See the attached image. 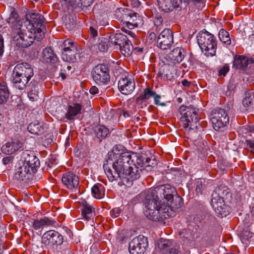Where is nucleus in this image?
Segmentation results:
<instances>
[{
  "label": "nucleus",
  "mask_w": 254,
  "mask_h": 254,
  "mask_svg": "<svg viewBox=\"0 0 254 254\" xmlns=\"http://www.w3.org/2000/svg\"><path fill=\"white\" fill-rule=\"evenodd\" d=\"M125 148L118 145L109 152V158L104 163L103 168L110 181L120 179L127 187H131L133 182L138 179L151 159L137 153L124 151Z\"/></svg>",
  "instance_id": "1"
},
{
  "label": "nucleus",
  "mask_w": 254,
  "mask_h": 254,
  "mask_svg": "<svg viewBox=\"0 0 254 254\" xmlns=\"http://www.w3.org/2000/svg\"><path fill=\"white\" fill-rule=\"evenodd\" d=\"M144 213L146 217L154 221H163L169 216L174 215L172 211H168L169 208L163 207V201L160 199L154 189L148 190L143 200Z\"/></svg>",
  "instance_id": "2"
},
{
  "label": "nucleus",
  "mask_w": 254,
  "mask_h": 254,
  "mask_svg": "<svg viewBox=\"0 0 254 254\" xmlns=\"http://www.w3.org/2000/svg\"><path fill=\"white\" fill-rule=\"evenodd\" d=\"M44 20V17L41 14L39 20L34 22L31 21L30 24L33 25L31 28H29L28 25L24 29H17L13 32V41L15 45L18 48H25L31 45L34 40L38 41L42 40L46 30Z\"/></svg>",
  "instance_id": "3"
},
{
  "label": "nucleus",
  "mask_w": 254,
  "mask_h": 254,
  "mask_svg": "<svg viewBox=\"0 0 254 254\" xmlns=\"http://www.w3.org/2000/svg\"><path fill=\"white\" fill-rule=\"evenodd\" d=\"M229 194L227 187L222 184L219 185L211 194V205L219 217H226L231 212V207L224 201L225 197Z\"/></svg>",
  "instance_id": "4"
},
{
  "label": "nucleus",
  "mask_w": 254,
  "mask_h": 254,
  "mask_svg": "<svg viewBox=\"0 0 254 254\" xmlns=\"http://www.w3.org/2000/svg\"><path fill=\"white\" fill-rule=\"evenodd\" d=\"M33 75V69L30 64L26 63L18 64L13 71L12 83L15 88L22 90Z\"/></svg>",
  "instance_id": "5"
},
{
  "label": "nucleus",
  "mask_w": 254,
  "mask_h": 254,
  "mask_svg": "<svg viewBox=\"0 0 254 254\" xmlns=\"http://www.w3.org/2000/svg\"><path fill=\"white\" fill-rule=\"evenodd\" d=\"M41 14L39 13H31L30 14L26 15L25 20H20L18 13L14 9L12 8L9 17L6 19L7 22L9 26L13 29V32L17 29H24L27 26L29 28H31L33 25L30 24L31 21L35 22L37 20H40Z\"/></svg>",
  "instance_id": "6"
},
{
  "label": "nucleus",
  "mask_w": 254,
  "mask_h": 254,
  "mask_svg": "<svg viewBox=\"0 0 254 254\" xmlns=\"http://www.w3.org/2000/svg\"><path fill=\"white\" fill-rule=\"evenodd\" d=\"M179 112L181 115L180 120L184 128L190 131L197 128V125H199L198 118L195 108L182 105L179 108Z\"/></svg>",
  "instance_id": "7"
},
{
  "label": "nucleus",
  "mask_w": 254,
  "mask_h": 254,
  "mask_svg": "<svg viewBox=\"0 0 254 254\" xmlns=\"http://www.w3.org/2000/svg\"><path fill=\"white\" fill-rule=\"evenodd\" d=\"M197 42L205 55L206 56L215 55L217 42L213 35L204 29L198 34Z\"/></svg>",
  "instance_id": "8"
},
{
  "label": "nucleus",
  "mask_w": 254,
  "mask_h": 254,
  "mask_svg": "<svg viewBox=\"0 0 254 254\" xmlns=\"http://www.w3.org/2000/svg\"><path fill=\"white\" fill-rule=\"evenodd\" d=\"M116 15L129 29H133L143 24L142 17L139 14L127 8L117 9Z\"/></svg>",
  "instance_id": "9"
},
{
  "label": "nucleus",
  "mask_w": 254,
  "mask_h": 254,
  "mask_svg": "<svg viewBox=\"0 0 254 254\" xmlns=\"http://www.w3.org/2000/svg\"><path fill=\"white\" fill-rule=\"evenodd\" d=\"M42 239L43 244L54 251L61 252L64 238L60 233L54 230L48 231L43 234Z\"/></svg>",
  "instance_id": "10"
},
{
  "label": "nucleus",
  "mask_w": 254,
  "mask_h": 254,
  "mask_svg": "<svg viewBox=\"0 0 254 254\" xmlns=\"http://www.w3.org/2000/svg\"><path fill=\"white\" fill-rule=\"evenodd\" d=\"M229 120L228 114L223 109L216 108L211 112V121L216 131H223L229 123Z\"/></svg>",
  "instance_id": "11"
},
{
  "label": "nucleus",
  "mask_w": 254,
  "mask_h": 254,
  "mask_svg": "<svg viewBox=\"0 0 254 254\" xmlns=\"http://www.w3.org/2000/svg\"><path fill=\"white\" fill-rule=\"evenodd\" d=\"M110 68L108 65L100 64L92 70V75L94 81L98 85H107L110 81Z\"/></svg>",
  "instance_id": "12"
},
{
  "label": "nucleus",
  "mask_w": 254,
  "mask_h": 254,
  "mask_svg": "<svg viewBox=\"0 0 254 254\" xmlns=\"http://www.w3.org/2000/svg\"><path fill=\"white\" fill-rule=\"evenodd\" d=\"M148 240L145 236L140 235L134 238L129 244L130 254H143L148 248Z\"/></svg>",
  "instance_id": "13"
},
{
  "label": "nucleus",
  "mask_w": 254,
  "mask_h": 254,
  "mask_svg": "<svg viewBox=\"0 0 254 254\" xmlns=\"http://www.w3.org/2000/svg\"><path fill=\"white\" fill-rule=\"evenodd\" d=\"M62 181L63 184L69 190L74 192L75 194L80 193L78 189V177L73 172H68L63 174Z\"/></svg>",
  "instance_id": "14"
},
{
  "label": "nucleus",
  "mask_w": 254,
  "mask_h": 254,
  "mask_svg": "<svg viewBox=\"0 0 254 254\" xmlns=\"http://www.w3.org/2000/svg\"><path fill=\"white\" fill-rule=\"evenodd\" d=\"M174 42L173 33L170 29L163 30L157 38L158 47L163 50L170 48Z\"/></svg>",
  "instance_id": "15"
},
{
  "label": "nucleus",
  "mask_w": 254,
  "mask_h": 254,
  "mask_svg": "<svg viewBox=\"0 0 254 254\" xmlns=\"http://www.w3.org/2000/svg\"><path fill=\"white\" fill-rule=\"evenodd\" d=\"M154 189L160 199L165 202L170 200L177 193L176 189L169 184L159 186Z\"/></svg>",
  "instance_id": "16"
},
{
  "label": "nucleus",
  "mask_w": 254,
  "mask_h": 254,
  "mask_svg": "<svg viewBox=\"0 0 254 254\" xmlns=\"http://www.w3.org/2000/svg\"><path fill=\"white\" fill-rule=\"evenodd\" d=\"M184 57V50L181 48L177 47L167 54L164 58V60H162V62L165 65L175 64L182 62Z\"/></svg>",
  "instance_id": "17"
},
{
  "label": "nucleus",
  "mask_w": 254,
  "mask_h": 254,
  "mask_svg": "<svg viewBox=\"0 0 254 254\" xmlns=\"http://www.w3.org/2000/svg\"><path fill=\"white\" fill-rule=\"evenodd\" d=\"M189 1V0H157L159 7L165 12L172 11L174 8L182 7L183 3L186 6Z\"/></svg>",
  "instance_id": "18"
},
{
  "label": "nucleus",
  "mask_w": 254,
  "mask_h": 254,
  "mask_svg": "<svg viewBox=\"0 0 254 254\" xmlns=\"http://www.w3.org/2000/svg\"><path fill=\"white\" fill-rule=\"evenodd\" d=\"M23 160L21 162L31 173H35L40 167L39 159L33 153L24 152L23 155Z\"/></svg>",
  "instance_id": "19"
},
{
  "label": "nucleus",
  "mask_w": 254,
  "mask_h": 254,
  "mask_svg": "<svg viewBox=\"0 0 254 254\" xmlns=\"http://www.w3.org/2000/svg\"><path fill=\"white\" fill-rule=\"evenodd\" d=\"M32 173L26 168V166H24L22 163H19L15 166L14 178L20 182L26 183L30 179Z\"/></svg>",
  "instance_id": "20"
},
{
  "label": "nucleus",
  "mask_w": 254,
  "mask_h": 254,
  "mask_svg": "<svg viewBox=\"0 0 254 254\" xmlns=\"http://www.w3.org/2000/svg\"><path fill=\"white\" fill-rule=\"evenodd\" d=\"M254 63V59L244 55H236L233 61V67L241 70L244 71L250 65Z\"/></svg>",
  "instance_id": "21"
},
{
  "label": "nucleus",
  "mask_w": 254,
  "mask_h": 254,
  "mask_svg": "<svg viewBox=\"0 0 254 254\" xmlns=\"http://www.w3.org/2000/svg\"><path fill=\"white\" fill-rule=\"evenodd\" d=\"M118 88L122 94L128 95L134 90L135 82L128 78H122L118 81Z\"/></svg>",
  "instance_id": "22"
},
{
  "label": "nucleus",
  "mask_w": 254,
  "mask_h": 254,
  "mask_svg": "<svg viewBox=\"0 0 254 254\" xmlns=\"http://www.w3.org/2000/svg\"><path fill=\"white\" fill-rule=\"evenodd\" d=\"M183 202L182 198L177 194L174 196V197L171 198L170 200H168L165 202L163 201V207L169 208L168 211H172L174 212V215L172 216H169V217H173L175 216L176 212L183 206Z\"/></svg>",
  "instance_id": "23"
},
{
  "label": "nucleus",
  "mask_w": 254,
  "mask_h": 254,
  "mask_svg": "<svg viewBox=\"0 0 254 254\" xmlns=\"http://www.w3.org/2000/svg\"><path fill=\"white\" fill-rule=\"evenodd\" d=\"M62 59L64 61L73 63L80 59V53L76 47H71L70 49L62 52Z\"/></svg>",
  "instance_id": "24"
},
{
  "label": "nucleus",
  "mask_w": 254,
  "mask_h": 254,
  "mask_svg": "<svg viewBox=\"0 0 254 254\" xmlns=\"http://www.w3.org/2000/svg\"><path fill=\"white\" fill-rule=\"evenodd\" d=\"M23 143L17 140L7 142L1 147V151L6 154H12L20 149Z\"/></svg>",
  "instance_id": "25"
},
{
  "label": "nucleus",
  "mask_w": 254,
  "mask_h": 254,
  "mask_svg": "<svg viewBox=\"0 0 254 254\" xmlns=\"http://www.w3.org/2000/svg\"><path fill=\"white\" fill-rule=\"evenodd\" d=\"M156 94L155 91H153L150 88H146L144 89L143 93L140 94L136 98L135 100V103L139 106H141V107H142L144 102H146L151 97L154 98Z\"/></svg>",
  "instance_id": "26"
},
{
  "label": "nucleus",
  "mask_w": 254,
  "mask_h": 254,
  "mask_svg": "<svg viewBox=\"0 0 254 254\" xmlns=\"http://www.w3.org/2000/svg\"><path fill=\"white\" fill-rule=\"evenodd\" d=\"M27 129L31 134L34 135L42 134L45 132L44 123L42 122L35 121L28 125Z\"/></svg>",
  "instance_id": "27"
},
{
  "label": "nucleus",
  "mask_w": 254,
  "mask_h": 254,
  "mask_svg": "<svg viewBox=\"0 0 254 254\" xmlns=\"http://www.w3.org/2000/svg\"><path fill=\"white\" fill-rule=\"evenodd\" d=\"M81 105L78 103L68 105L65 115V118L69 120H73L75 116L81 113Z\"/></svg>",
  "instance_id": "28"
},
{
  "label": "nucleus",
  "mask_w": 254,
  "mask_h": 254,
  "mask_svg": "<svg viewBox=\"0 0 254 254\" xmlns=\"http://www.w3.org/2000/svg\"><path fill=\"white\" fill-rule=\"evenodd\" d=\"M128 39L127 36L122 33H117L110 35V41L112 45L119 47L120 48L125 42L128 41Z\"/></svg>",
  "instance_id": "29"
},
{
  "label": "nucleus",
  "mask_w": 254,
  "mask_h": 254,
  "mask_svg": "<svg viewBox=\"0 0 254 254\" xmlns=\"http://www.w3.org/2000/svg\"><path fill=\"white\" fill-rule=\"evenodd\" d=\"M43 61L47 63L54 64L58 60L56 54L51 48H46L42 52Z\"/></svg>",
  "instance_id": "30"
},
{
  "label": "nucleus",
  "mask_w": 254,
  "mask_h": 254,
  "mask_svg": "<svg viewBox=\"0 0 254 254\" xmlns=\"http://www.w3.org/2000/svg\"><path fill=\"white\" fill-rule=\"evenodd\" d=\"M55 223L54 220L46 217L41 219H35L33 222V227L35 230H38L46 226L53 225Z\"/></svg>",
  "instance_id": "31"
},
{
  "label": "nucleus",
  "mask_w": 254,
  "mask_h": 254,
  "mask_svg": "<svg viewBox=\"0 0 254 254\" xmlns=\"http://www.w3.org/2000/svg\"><path fill=\"white\" fill-rule=\"evenodd\" d=\"M63 21L65 28L69 31H72L76 25V17L74 15H65L63 17Z\"/></svg>",
  "instance_id": "32"
},
{
  "label": "nucleus",
  "mask_w": 254,
  "mask_h": 254,
  "mask_svg": "<svg viewBox=\"0 0 254 254\" xmlns=\"http://www.w3.org/2000/svg\"><path fill=\"white\" fill-rule=\"evenodd\" d=\"M254 95V92L252 90H248L245 92L244 96L242 100V104L246 110H251L253 108L254 102L252 95Z\"/></svg>",
  "instance_id": "33"
},
{
  "label": "nucleus",
  "mask_w": 254,
  "mask_h": 254,
  "mask_svg": "<svg viewBox=\"0 0 254 254\" xmlns=\"http://www.w3.org/2000/svg\"><path fill=\"white\" fill-rule=\"evenodd\" d=\"M9 97V91L4 82H0V105L5 104Z\"/></svg>",
  "instance_id": "34"
},
{
  "label": "nucleus",
  "mask_w": 254,
  "mask_h": 254,
  "mask_svg": "<svg viewBox=\"0 0 254 254\" xmlns=\"http://www.w3.org/2000/svg\"><path fill=\"white\" fill-rule=\"evenodd\" d=\"M109 129L102 125L96 126L94 128V134L100 141L105 138L109 134Z\"/></svg>",
  "instance_id": "35"
},
{
  "label": "nucleus",
  "mask_w": 254,
  "mask_h": 254,
  "mask_svg": "<svg viewBox=\"0 0 254 254\" xmlns=\"http://www.w3.org/2000/svg\"><path fill=\"white\" fill-rule=\"evenodd\" d=\"M111 44L110 36L109 38L103 37L99 38L97 43L99 50L102 52H107Z\"/></svg>",
  "instance_id": "36"
},
{
  "label": "nucleus",
  "mask_w": 254,
  "mask_h": 254,
  "mask_svg": "<svg viewBox=\"0 0 254 254\" xmlns=\"http://www.w3.org/2000/svg\"><path fill=\"white\" fill-rule=\"evenodd\" d=\"M93 196L97 199L102 198L105 195L104 186L100 184L94 185L91 189Z\"/></svg>",
  "instance_id": "37"
},
{
  "label": "nucleus",
  "mask_w": 254,
  "mask_h": 254,
  "mask_svg": "<svg viewBox=\"0 0 254 254\" xmlns=\"http://www.w3.org/2000/svg\"><path fill=\"white\" fill-rule=\"evenodd\" d=\"M81 210L82 216L86 220H89L93 216L92 207L87 202L83 204Z\"/></svg>",
  "instance_id": "38"
},
{
  "label": "nucleus",
  "mask_w": 254,
  "mask_h": 254,
  "mask_svg": "<svg viewBox=\"0 0 254 254\" xmlns=\"http://www.w3.org/2000/svg\"><path fill=\"white\" fill-rule=\"evenodd\" d=\"M119 49L125 57H128L131 55L133 47L130 41L128 40L124 44L123 46H121Z\"/></svg>",
  "instance_id": "39"
},
{
  "label": "nucleus",
  "mask_w": 254,
  "mask_h": 254,
  "mask_svg": "<svg viewBox=\"0 0 254 254\" xmlns=\"http://www.w3.org/2000/svg\"><path fill=\"white\" fill-rule=\"evenodd\" d=\"M94 1V0H77L74 2V11H80L83 7L90 6Z\"/></svg>",
  "instance_id": "40"
},
{
  "label": "nucleus",
  "mask_w": 254,
  "mask_h": 254,
  "mask_svg": "<svg viewBox=\"0 0 254 254\" xmlns=\"http://www.w3.org/2000/svg\"><path fill=\"white\" fill-rule=\"evenodd\" d=\"M218 36L219 40L224 44L227 46L230 45L231 44V41L229 33L224 30V29H221L219 31Z\"/></svg>",
  "instance_id": "41"
},
{
  "label": "nucleus",
  "mask_w": 254,
  "mask_h": 254,
  "mask_svg": "<svg viewBox=\"0 0 254 254\" xmlns=\"http://www.w3.org/2000/svg\"><path fill=\"white\" fill-rule=\"evenodd\" d=\"M172 241L171 240L160 238L157 242V247L159 249L162 251H165L164 252H166V250H168L170 248V247L172 245Z\"/></svg>",
  "instance_id": "42"
},
{
  "label": "nucleus",
  "mask_w": 254,
  "mask_h": 254,
  "mask_svg": "<svg viewBox=\"0 0 254 254\" xmlns=\"http://www.w3.org/2000/svg\"><path fill=\"white\" fill-rule=\"evenodd\" d=\"M61 3L63 6H65L68 10H74V2L77 0H56Z\"/></svg>",
  "instance_id": "43"
},
{
  "label": "nucleus",
  "mask_w": 254,
  "mask_h": 254,
  "mask_svg": "<svg viewBox=\"0 0 254 254\" xmlns=\"http://www.w3.org/2000/svg\"><path fill=\"white\" fill-rule=\"evenodd\" d=\"M179 235L184 241L190 240L192 238V233L190 229H183L179 232Z\"/></svg>",
  "instance_id": "44"
},
{
  "label": "nucleus",
  "mask_w": 254,
  "mask_h": 254,
  "mask_svg": "<svg viewBox=\"0 0 254 254\" xmlns=\"http://www.w3.org/2000/svg\"><path fill=\"white\" fill-rule=\"evenodd\" d=\"M202 208L203 209L202 215H200L199 217V215H197L196 217L194 218V219H196V221L200 222L203 219H209L211 217L210 214L207 211L205 206L202 205Z\"/></svg>",
  "instance_id": "45"
},
{
  "label": "nucleus",
  "mask_w": 254,
  "mask_h": 254,
  "mask_svg": "<svg viewBox=\"0 0 254 254\" xmlns=\"http://www.w3.org/2000/svg\"><path fill=\"white\" fill-rule=\"evenodd\" d=\"M240 235L243 243L247 244V241L252 237L253 234L248 230H244L240 234Z\"/></svg>",
  "instance_id": "46"
},
{
  "label": "nucleus",
  "mask_w": 254,
  "mask_h": 254,
  "mask_svg": "<svg viewBox=\"0 0 254 254\" xmlns=\"http://www.w3.org/2000/svg\"><path fill=\"white\" fill-rule=\"evenodd\" d=\"M89 34L90 35V42L92 45H94L95 38L98 35L97 30L94 28L93 26H90L89 28Z\"/></svg>",
  "instance_id": "47"
},
{
  "label": "nucleus",
  "mask_w": 254,
  "mask_h": 254,
  "mask_svg": "<svg viewBox=\"0 0 254 254\" xmlns=\"http://www.w3.org/2000/svg\"><path fill=\"white\" fill-rule=\"evenodd\" d=\"M229 66L227 64H225L222 66L218 69V75L220 77L225 76L229 71Z\"/></svg>",
  "instance_id": "48"
},
{
  "label": "nucleus",
  "mask_w": 254,
  "mask_h": 254,
  "mask_svg": "<svg viewBox=\"0 0 254 254\" xmlns=\"http://www.w3.org/2000/svg\"><path fill=\"white\" fill-rule=\"evenodd\" d=\"M28 96L30 100L31 101L37 100L38 98L37 90L32 89L29 90L28 93Z\"/></svg>",
  "instance_id": "49"
},
{
  "label": "nucleus",
  "mask_w": 254,
  "mask_h": 254,
  "mask_svg": "<svg viewBox=\"0 0 254 254\" xmlns=\"http://www.w3.org/2000/svg\"><path fill=\"white\" fill-rule=\"evenodd\" d=\"M63 49L64 50H67L70 49L71 47H76V45L72 42V41L70 39H67L65 40L63 44Z\"/></svg>",
  "instance_id": "50"
},
{
  "label": "nucleus",
  "mask_w": 254,
  "mask_h": 254,
  "mask_svg": "<svg viewBox=\"0 0 254 254\" xmlns=\"http://www.w3.org/2000/svg\"><path fill=\"white\" fill-rule=\"evenodd\" d=\"M121 212V209L119 207H116L113 208L112 210L110 211V215L113 217H118L120 215Z\"/></svg>",
  "instance_id": "51"
},
{
  "label": "nucleus",
  "mask_w": 254,
  "mask_h": 254,
  "mask_svg": "<svg viewBox=\"0 0 254 254\" xmlns=\"http://www.w3.org/2000/svg\"><path fill=\"white\" fill-rule=\"evenodd\" d=\"M154 104L157 106H166V104L165 103H161L160 102V99H161V96L159 94H156V95L154 97Z\"/></svg>",
  "instance_id": "52"
},
{
  "label": "nucleus",
  "mask_w": 254,
  "mask_h": 254,
  "mask_svg": "<svg viewBox=\"0 0 254 254\" xmlns=\"http://www.w3.org/2000/svg\"><path fill=\"white\" fill-rule=\"evenodd\" d=\"M38 82L37 80L33 79L28 84H27V87L29 88L30 90L32 89L37 90Z\"/></svg>",
  "instance_id": "53"
},
{
  "label": "nucleus",
  "mask_w": 254,
  "mask_h": 254,
  "mask_svg": "<svg viewBox=\"0 0 254 254\" xmlns=\"http://www.w3.org/2000/svg\"><path fill=\"white\" fill-rule=\"evenodd\" d=\"M122 31L124 32L125 33L127 34L130 35L132 38H134L135 37V34L134 32L130 31V29H128L126 26H124L121 28Z\"/></svg>",
  "instance_id": "54"
},
{
  "label": "nucleus",
  "mask_w": 254,
  "mask_h": 254,
  "mask_svg": "<svg viewBox=\"0 0 254 254\" xmlns=\"http://www.w3.org/2000/svg\"><path fill=\"white\" fill-rule=\"evenodd\" d=\"M163 21L162 17L159 15H157L154 18V24L157 26H160L162 23Z\"/></svg>",
  "instance_id": "55"
},
{
  "label": "nucleus",
  "mask_w": 254,
  "mask_h": 254,
  "mask_svg": "<svg viewBox=\"0 0 254 254\" xmlns=\"http://www.w3.org/2000/svg\"><path fill=\"white\" fill-rule=\"evenodd\" d=\"M127 2L133 8H137L140 4L138 0H128Z\"/></svg>",
  "instance_id": "56"
},
{
  "label": "nucleus",
  "mask_w": 254,
  "mask_h": 254,
  "mask_svg": "<svg viewBox=\"0 0 254 254\" xmlns=\"http://www.w3.org/2000/svg\"><path fill=\"white\" fill-rule=\"evenodd\" d=\"M4 52V40L2 36L0 34V58H1Z\"/></svg>",
  "instance_id": "57"
},
{
  "label": "nucleus",
  "mask_w": 254,
  "mask_h": 254,
  "mask_svg": "<svg viewBox=\"0 0 254 254\" xmlns=\"http://www.w3.org/2000/svg\"><path fill=\"white\" fill-rule=\"evenodd\" d=\"M164 254H180V253L176 248L171 247L166 250V252H164Z\"/></svg>",
  "instance_id": "58"
},
{
  "label": "nucleus",
  "mask_w": 254,
  "mask_h": 254,
  "mask_svg": "<svg viewBox=\"0 0 254 254\" xmlns=\"http://www.w3.org/2000/svg\"><path fill=\"white\" fill-rule=\"evenodd\" d=\"M202 185L201 182H197L196 185L195 191L197 194H201L202 190Z\"/></svg>",
  "instance_id": "59"
},
{
  "label": "nucleus",
  "mask_w": 254,
  "mask_h": 254,
  "mask_svg": "<svg viewBox=\"0 0 254 254\" xmlns=\"http://www.w3.org/2000/svg\"><path fill=\"white\" fill-rule=\"evenodd\" d=\"M89 92L92 95H96L98 93L99 90L96 86H93L90 88Z\"/></svg>",
  "instance_id": "60"
},
{
  "label": "nucleus",
  "mask_w": 254,
  "mask_h": 254,
  "mask_svg": "<svg viewBox=\"0 0 254 254\" xmlns=\"http://www.w3.org/2000/svg\"><path fill=\"white\" fill-rule=\"evenodd\" d=\"M190 1H191L194 4H195V5L198 4L197 6L198 7H201L203 4L202 0H189L188 3Z\"/></svg>",
  "instance_id": "61"
},
{
  "label": "nucleus",
  "mask_w": 254,
  "mask_h": 254,
  "mask_svg": "<svg viewBox=\"0 0 254 254\" xmlns=\"http://www.w3.org/2000/svg\"><path fill=\"white\" fill-rule=\"evenodd\" d=\"M156 39V34L154 32H151L148 37L149 42L152 43Z\"/></svg>",
  "instance_id": "62"
},
{
  "label": "nucleus",
  "mask_w": 254,
  "mask_h": 254,
  "mask_svg": "<svg viewBox=\"0 0 254 254\" xmlns=\"http://www.w3.org/2000/svg\"><path fill=\"white\" fill-rule=\"evenodd\" d=\"M11 160V157L8 156L6 157H4L2 159V163L4 165H7L8 164L10 161Z\"/></svg>",
  "instance_id": "63"
},
{
  "label": "nucleus",
  "mask_w": 254,
  "mask_h": 254,
  "mask_svg": "<svg viewBox=\"0 0 254 254\" xmlns=\"http://www.w3.org/2000/svg\"><path fill=\"white\" fill-rule=\"evenodd\" d=\"M247 143L248 145L249 146L250 148L254 149V141L249 140L248 141H247Z\"/></svg>",
  "instance_id": "64"
}]
</instances>
